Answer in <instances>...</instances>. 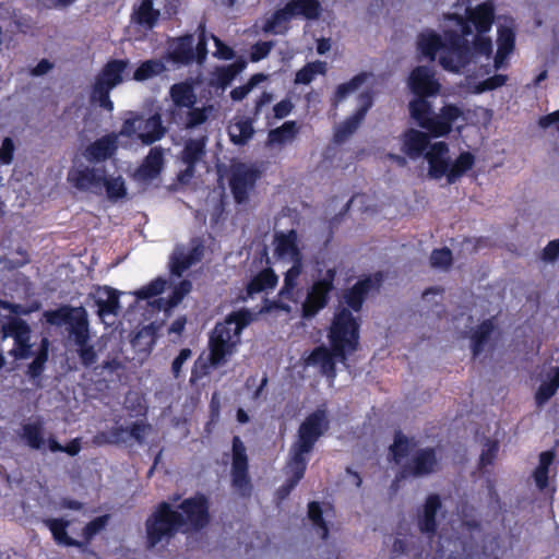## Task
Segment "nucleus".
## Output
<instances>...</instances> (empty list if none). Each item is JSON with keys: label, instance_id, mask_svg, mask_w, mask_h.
<instances>
[{"label": "nucleus", "instance_id": "nucleus-22", "mask_svg": "<svg viewBox=\"0 0 559 559\" xmlns=\"http://www.w3.org/2000/svg\"><path fill=\"white\" fill-rule=\"evenodd\" d=\"M202 253L201 246L177 247L171 258V273L180 277L186 270L201 260Z\"/></svg>", "mask_w": 559, "mask_h": 559}, {"label": "nucleus", "instance_id": "nucleus-39", "mask_svg": "<svg viewBox=\"0 0 559 559\" xmlns=\"http://www.w3.org/2000/svg\"><path fill=\"white\" fill-rule=\"evenodd\" d=\"M474 162V156L469 152L460 154L453 164H449V170L445 174L448 182L454 183L463 174L473 167Z\"/></svg>", "mask_w": 559, "mask_h": 559}, {"label": "nucleus", "instance_id": "nucleus-28", "mask_svg": "<svg viewBox=\"0 0 559 559\" xmlns=\"http://www.w3.org/2000/svg\"><path fill=\"white\" fill-rule=\"evenodd\" d=\"M441 508V501L438 495L428 496L423 513L418 515V526L421 533L428 536L435 535L437 531L436 514Z\"/></svg>", "mask_w": 559, "mask_h": 559}, {"label": "nucleus", "instance_id": "nucleus-50", "mask_svg": "<svg viewBox=\"0 0 559 559\" xmlns=\"http://www.w3.org/2000/svg\"><path fill=\"white\" fill-rule=\"evenodd\" d=\"M74 313V308L72 307H62L57 310L45 311L44 317L46 321L51 325H66L69 324L70 317Z\"/></svg>", "mask_w": 559, "mask_h": 559}, {"label": "nucleus", "instance_id": "nucleus-52", "mask_svg": "<svg viewBox=\"0 0 559 559\" xmlns=\"http://www.w3.org/2000/svg\"><path fill=\"white\" fill-rule=\"evenodd\" d=\"M166 287V281L162 278H156L155 281L151 282L146 286L140 288L135 295L139 299H150L152 297H155L164 292Z\"/></svg>", "mask_w": 559, "mask_h": 559}, {"label": "nucleus", "instance_id": "nucleus-18", "mask_svg": "<svg viewBox=\"0 0 559 559\" xmlns=\"http://www.w3.org/2000/svg\"><path fill=\"white\" fill-rule=\"evenodd\" d=\"M66 330L68 333L67 341L70 346L84 341H91L90 322L85 308H74V313L70 317Z\"/></svg>", "mask_w": 559, "mask_h": 559}, {"label": "nucleus", "instance_id": "nucleus-12", "mask_svg": "<svg viewBox=\"0 0 559 559\" xmlns=\"http://www.w3.org/2000/svg\"><path fill=\"white\" fill-rule=\"evenodd\" d=\"M105 170L102 167L80 165L71 169L68 180L79 190L102 194L104 190Z\"/></svg>", "mask_w": 559, "mask_h": 559}, {"label": "nucleus", "instance_id": "nucleus-36", "mask_svg": "<svg viewBox=\"0 0 559 559\" xmlns=\"http://www.w3.org/2000/svg\"><path fill=\"white\" fill-rule=\"evenodd\" d=\"M292 19V13H289L285 5L284 8L276 10L269 19H266L262 29L264 33L284 34L287 31L288 23Z\"/></svg>", "mask_w": 559, "mask_h": 559}, {"label": "nucleus", "instance_id": "nucleus-33", "mask_svg": "<svg viewBox=\"0 0 559 559\" xmlns=\"http://www.w3.org/2000/svg\"><path fill=\"white\" fill-rule=\"evenodd\" d=\"M191 283L189 281H181L178 285H176L173 289V295L169 299L157 298L151 302V305L158 310H163L166 313L169 312L174 307H176L183 297L190 293Z\"/></svg>", "mask_w": 559, "mask_h": 559}, {"label": "nucleus", "instance_id": "nucleus-27", "mask_svg": "<svg viewBox=\"0 0 559 559\" xmlns=\"http://www.w3.org/2000/svg\"><path fill=\"white\" fill-rule=\"evenodd\" d=\"M138 129L139 140L145 145H151L154 142L159 141L166 133L160 115L158 114H155L147 119L140 118Z\"/></svg>", "mask_w": 559, "mask_h": 559}, {"label": "nucleus", "instance_id": "nucleus-45", "mask_svg": "<svg viewBox=\"0 0 559 559\" xmlns=\"http://www.w3.org/2000/svg\"><path fill=\"white\" fill-rule=\"evenodd\" d=\"M369 74L360 73L354 76L350 81L340 84L336 88L333 104L336 106L340 102L347 98L350 94L357 92L359 87L367 81Z\"/></svg>", "mask_w": 559, "mask_h": 559}, {"label": "nucleus", "instance_id": "nucleus-1", "mask_svg": "<svg viewBox=\"0 0 559 559\" xmlns=\"http://www.w3.org/2000/svg\"><path fill=\"white\" fill-rule=\"evenodd\" d=\"M493 22V7L489 2L466 9L465 17L449 14L444 19L445 43L435 33L421 34L420 52L453 73L469 72L472 64H479L484 73L499 70L514 49L515 34L512 25L498 26V49L492 59V41L488 36Z\"/></svg>", "mask_w": 559, "mask_h": 559}, {"label": "nucleus", "instance_id": "nucleus-37", "mask_svg": "<svg viewBox=\"0 0 559 559\" xmlns=\"http://www.w3.org/2000/svg\"><path fill=\"white\" fill-rule=\"evenodd\" d=\"M559 389V367L551 368L547 374V380L544 381L536 392V402L538 405L545 404L552 397Z\"/></svg>", "mask_w": 559, "mask_h": 559}, {"label": "nucleus", "instance_id": "nucleus-62", "mask_svg": "<svg viewBox=\"0 0 559 559\" xmlns=\"http://www.w3.org/2000/svg\"><path fill=\"white\" fill-rule=\"evenodd\" d=\"M507 81V75L504 74H497L491 78H488L484 82H481L478 87L477 92H485V91H491L497 87L502 86Z\"/></svg>", "mask_w": 559, "mask_h": 559}, {"label": "nucleus", "instance_id": "nucleus-14", "mask_svg": "<svg viewBox=\"0 0 559 559\" xmlns=\"http://www.w3.org/2000/svg\"><path fill=\"white\" fill-rule=\"evenodd\" d=\"M233 485L245 496L249 491L248 456L243 442L239 437L233 439Z\"/></svg>", "mask_w": 559, "mask_h": 559}, {"label": "nucleus", "instance_id": "nucleus-54", "mask_svg": "<svg viewBox=\"0 0 559 559\" xmlns=\"http://www.w3.org/2000/svg\"><path fill=\"white\" fill-rule=\"evenodd\" d=\"M47 345H48V341L46 338H44L40 353L35 357V359L28 366V374L32 378L38 377L44 369V365L48 357Z\"/></svg>", "mask_w": 559, "mask_h": 559}, {"label": "nucleus", "instance_id": "nucleus-29", "mask_svg": "<svg viewBox=\"0 0 559 559\" xmlns=\"http://www.w3.org/2000/svg\"><path fill=\"white\" fill-rule=\"evenodd\" d=\"M379 278L367 277L357 282L344 296L346 305L354 311H359L367 293L379 286Z\"/></svg>", "mask_w": 559, "mask_h": 559}, {"label": "nucleus", "instance_id": "nucleus-20", "mask_svg": "<svg viewBox=\"0 0 559 559\" xmlns=\"http://www.w3.org/2000/svg\"><path fill=\"white\" fill-rule=\"evenodd\" d=\"M216 108L213 104H205L202 107H195L186 109L182 114L177 116L176 123L182 126L186 130H192L202 128L206 121L214 118Z\"/></svg>", "mask_w": 559, "mask_h": 559}, {"label": "nucleus", "instance_id": "nucleus-15", "mask_svg": "<svg viewBox=\"0 0 559 559\" xmlns=\"http://www.w3.org/2000/svg\"><path fill=\"white\" fill-rule=\"evenodd\" d=\"M96 312L106 325H111L120 311L118 293L109 287H99L92 295Z\"/></svg>", "mask_w": 559, "mask_h": 559}, {"label": "nucleus", "instance_id": "nucleus-34", "mask_svg": "<svg viewBox=\"0 0 559 559\" xmlns=\"http://www.w3.org/2000/svg\"><path fill=\"white\" fill-rule=\"evenodd\" d=\"M43 523L49 528L57 544L64 546H80L79 542L69 537L67 534L70 521L63 519H45L43 520Z\"/></svg>", "mask_w": 559, "mask_h": 559}, {"label": "nucleus", "instance_id": "nucleus-59", "mask_svg": "<svg viewBox=\"0 0 559 559\" xmlns=\"http://www.w3.org/2000/svg\"><path fill=\"white\" fill-rule=\"evenodd\" d=\"M15 144L11 138H4L0 146V164L10 165L14 159Z\"/></svg>", "mask_w": 559, "mask_h": 559}, {"label": "nucleus", "instance_id": "nucleus-7", "mask_svg": "<svg viewBox=\"0 0 559 559\" xmlns=\"http://www.w3.org/2000/svg\"><path fill=\"white\" fill-rule=\"evenodd\" d=\"M275 254L283 261H288L292 266L286 271L284 285L280 292L278 308L290 311L292 307L285 302V300L298 302L297 295L299 292L296 290L297 280L301 274L302 262L301 254L297 247V233L290 230L287 234H280L275 237Z\"/></svg>", "mask_w": 559, "mask_h": 559}, {"label": "nucleus", "instance_id": "nucleus-16", "mask_svg": "<svg viewBox=\"0 0 559 559\" xmlns=\"http://www.w3.org/2000/svg\"><path fill=\"white\" fill-rule=\"evenodd\" d=\"M371 106V94L369 92L361 93L358 97L356 112L336 127L334 132L335 142L342 143L347 140L358 129Z\"/></svg>", "mask_w": 559, "mask_h": 559}, {"label": "nucleus", "instance_id": "nucleus-40", "mask_svg": "<svg viewBox=\"0 0 559 559\" xmlns=\"http://www.w3.org/2000/svg\"><path fill=\"white\" fill-rule=\"evenodd\" d=\"M554 459L555 454L550 451L543 452L539 455V464L535 469L534 479L540 490H546L549 486L548 477Z\"/></svg>", "mask_w": 559, "mask_h": 559}, {"label": "nucleus", "instance_id": "nucleus-58", "mask_svg": "<svg viewBox=\"0 0 559 559\" xmlns=\"http://www.w3.org/2000/svg\"><path fill=\"white\" fill-rule=\"evenodd\" d=\"M108 515H102L91 521L83 530V536L85 539H92L96 534L104 530L108 523Z\"/></svg>", "mask_w": 559, "mask_h": 559}, {"label": "nucleus", "instance_id": "nucleus-5", "mask_svg": "<svg viewBox=\"0 0 559 559\" xmlns=\"http://www.w3.org/2000/svg\"><path fill=\"white\" fill-rule=\"evenodd\" d=\"M253 319L251 311L241 309L231 312L224 322L216 324L209 342L206 361L199 359L195 368H201V376L209 373V368H218L227 362L235 354L240 343V334Z\"/></svg>", "mask_w": 559, "mask_h": 559}, {"label": "nucleus", "instance_id": "nucleus-26", "mask_svg": "<svg viewBox=\"0 0 559 559\" xmlns=\"http://www.w3.org/2000/svg\"><path fill=\"white\" fill-rule=\"evenodd\" d=\"M165 152L162 146H154L150 150L142 165L138 168L135 176L141 180L156 178L163 169Z\"/></svg>", "mask_w": 559, "mask_h": 559}, {"label": "nucleus", "instance_id": "nucleus-17", "mask_svg": "<svg viewBox=\"0 0 559 559\" xmlns=\"http://www.w3.org/2000/svg\"><path fill=\"white\" fill-rule=\"evenodd\" d=\"M425 158L429 164L430 177L440 179L445 176L451 163L449 147L445 142L440 141L431 144L426 151Z\"/></svg>", "mask_w": 559, "mask_h": 559}, {"label": "nucleus", "instance_id": "nucleus-11", "mask_svg": "<svg viewBox=\"0 0 559 559\" xmlns=\"http://www.w3.org/2000/svg\"><path fill=\"white\" fill-rule=\"evenodd\" d=\"M335 275V270L329 269L322 278L312 284L306 299L301 304L304 318L309 319L314 317L328 305L329 294L333 289Z\"/></svg>", "mask_w": 559, "mask_h": 559}, {"label": "nucleus", "instance_id": "nucleus-44", "mask_svg": "<svg viewBox=\"0 0 559 559\" xmlns=\"http://www.w3.org/2000/svg\"><path fill=\"white\" fill-rule=\"evenodd\" d=\"M495 325L491 320H485L472 335L473 355L477 356L484 350L488 337L493 332Z\"/></svg>", "mask_w": 559, "mask_h": 559}, {"label": "nucleus", "instance_id": "nucleus-10", "mask_svg": "<svg viewBox=\"0 0 559 559\" xmlns=\"http://www.w3.org/2000/svg\"><path fill=\"white\" fill-rule=\"evenodd\" d=\"M199 40L194 48V38L192 35H186L179 38L173 47V59L176 62L188 64L193 61L203 63L207 56V33L205 25L200 24L199 26Z\"/></svg>", "mask_w": 559, "mask_h": 559}, {"label": "nucleus", "instance_id": "nucleus-3", "mask_svg": "<svg viewBox=\"0 0 559 559\" xmlns=\"http://www.w3.org/2000/svg\"><path fill=\"white\" fill-rule=\"evenodd\" d=\"M408 85L417 96L409 103L412 118L433 136L448 134L462 111L454 105L444 106L439 114L432 111L431 104L426 97L438 95L441 88L435 70L426 66L416 67L411 72Z\"/></svg>", "mask_w": 559, "mask_h": 559}, {"label": "nucleus", "instance_id": "nucleus-13", "mask_svg": "<svg viewBox=\"0 0 559 559\" xmlns=\"http://www.w3.org/2000/svg\"><path fill=\"white\" fill-rule=\"evenodd\" d=\"M258 177V170L251 165L238 164L234 166L230 188L237 203L248 200L249 192L253 189Z\"/></svg>", "mask_w": 559, "mask_h": 559}, {"label": "nucleus", "instance_id": "nucleus-2", "mask_svg": "<svg viewBox=\"0 0 559 559\" xmlns=\"http://www.w3.org/2000/svg\"><path fill=\"white\" fill-rule=\"evenodd\" d=\"M209 502L203 495L185 499L178 510L169 502H160L145 522L148 548L165 547L179 532L200 531L209 524Z\"/></svg>", "mask_w": 559, "mask_h": 559}, {"label": "nucleus", "instance_id": "nucleus-6", "mask_svg": "<svg viewBox=\"0 0 559 559\" xmlns=\"http://www.w3.org/2000/svg\"><path fill=\"white\" fill-rule=\"evenodd\" d=\"M329 427V420L324 409L319 408L310 414L300 425L298 439L290 450V461L287 465V473L290 475L287 485L282 490L287 495L304 477L308 460L306 455L311 452L317 440Z\"/></svg>", "mask_w": 559, "mask_h": 559}, {"label": "nucleus", "instance_id": "nucleus-9", "mask_svg": "<svg viewBox=\"0 0 559 559\" xmlns=\"http://www.w3.org/2000/svg\"><path fill=\"white\" fill-rule=\"evenodd\" d=\"M1 333L3 338H12L14 346L10 354L16 359H26L33 355V344L31 343V328L22 319L17 317L9 318L1 325Z\"/></svg>", "mask_w": 559, "mask_h": 559}, {"label": "nucleus", "instance_id": "nucleus-56", "mask_svg": "<svg viewBox=\"0 0 559 559\" xmlns=\"http://www.w3.org/2000/svg\"><path fill=\"white\" fill-rule=\"evenodd\" d=\"M47 445L51 452H66L72 456L76 455L81 450L79 439H74L68 445L63 447L53 437H49L47 439Z\"/></svg>", "mask_w": 559, "mask_h": 559}, {"label": "nucleus", "instance_id": "nucleus-43", "mask_svg": "<svg viewBox=\"0 0 559 559\" xmlns=\"http://www.w3.org/2000/svg\"><path fill=\"white\" fill-rule=\"evenodd\" d=\"M72 347L74 348L82 366L90 368L97 362L98 352L100 348H97L95 344L91 343V341L78 343Z\"/></svg>", "mask_w": 559, "mask_h": 559}, {"label": "nucleus", "instance_id": "nucleus-57", "mask_svg": "<svg viewBox=\"0 0 559 559\" xmlns=\"http://www.w3.org/2000/svg\"><path fill=\"white\" fill-rule=\"evenodd\" d=\"M452 262V253L450 249L443 248L439 250H433L430 255V263L433 267H448Z\"/></svg>", "mask_w": 559, "mask_h": 559}, {"label": "nucleus", "instance_id": "nucleus-48", "mask_svg": "<svg viewBox=\"0 0 559 559\" xmlns=\"http://www.w3.org/2000/svg\"><path fill=\"white\" fill-rule=\"evenodd\" d=\"M104 189L106 190L107 198L112 201L123 198L127 192L124 180L121 176L107 177L105 175Z\"/></svg>", "mask_w": 559, "mask_h": 559}, {"label": "nucleus", "instance_id": "nucleus-53", "mask_svg": "<svg viewBox=\"0 0 559 559\" xmlns=\"http://www.w3.org/2000/svg\"><path fill=\"white\" fill-rule=\"evenodd\" d=\"M264 79L265 76L263 74H254L247 84L234 88L230 92V97L236 102L242 100L252 91V88Z\"/></svg>", "mask_w": 559, "mask_h": 559}, {"label": "nucleus", "instance_id": "nucleus-46", "mask_svg": "<svg viewBox=\"0 0 559 559\" xmlns=\"http://www.w3.org/2000/svg\"><path fill=\"white\" fill-rule=\"evenodd\" d=\"M165 70L163 62L147 60L142 62L133 73V80L142 82L160 74Z\"/></svg>", "mask_w": 559, "mask_h": 559}, {"label": "nucleus", "instance_id": "nucleus-51", "mask_svg": "<svg viewBox=\"0 0 559 559\" xmlns=\"http://www.w3.org/2000/svg\"><path fill=\"white\" fill-rule=\"evenodd\" d=\"M308 515L312 523L319 528L320 537L325 539L328 537L329 530L322 518V511L318 502L309 503Z\"/></svg>", "mask_w": 559, "mask_h": 559}, {"label": "nucleus", "instance_id": "nucleus-30", "mask_svg": "<svg viewBox=\"0 0 559 559\" xmlns=\"http://www.w3.org/2000/svg\"><path fill=\"white\" fill-rule=\"evenodd\" d=\"M429 138L426 133L411 129L404 134V151L412 158L416 159L429 148Z\"/></svg>", "mask_w": 559, "mask_h": 559}, {"label": "nucleus", "instance_id": "nucleus-42", "mask_svg": "<svg viewBox=\"0 0 559 559\" xmlns=\"http://www.w3.org/2000/svg\"><path fill=\"white\" fill-rule=\"evenodd\" d=\"M326 73V62L324 61H313L307 63L299 71H297L295 76L296 84H310L317 75Z\"/></svg>", "mask_w": 559, "mask_h": 559}, {"label": "nucleus", "instance_id": "nucleus-63", "mask_svg": "<svg viewBox=\"0 0 559 559\" xmlns=\"http://www.w3.org/2000/svg\"><path fill=\"white\" fill-rule=\"evenodd\" d=\"M192 356V352L189 348H183L180 350L179 355L174 359L171 364V372L175 378H178L181 373V369L183 364L189 360Z\"/></svg>", "mask_w": 559, "mask_h": 559}, {"label": "nucleus", "instance_id": "nucleus-32", "mask_svg": "<svg viewBox=\"0 0 559 559\" xmlns=\"http://www.w3.org/2000/svg\"><path fill=\"white\" fill-rule=\"evenodd\" d=\"M277 281L276 274L271 269L261 271L248 284V297H253L255 294L263 292L267 293L276 286Z\"/></svg>", "mask_w": 559, "mask_h": 559}, {"label": "nucleus", "instance_id": "nucleus-47", "mask_svg": "<svg viewBox=\"0 0 559 559\" xmlns=\"http://www.w3.org/2000/svg\"><path fill=\"white\" fill-rule=\"evenodd\" d=\"M154 343V334L147 328H144L141 331H139L131 340L132 347L136 352L143 354H148L152 350Z\"/></svg>", "mask_w": 559, "mask_h": 559}, {"label": "nucleus", "instance_id": "nucleus-23", "mask_svg": "<svg viewBox=\"0 0 559 559\" xmlns=\"http://www.w3.org/2000/svg\"><path fill=\"white\" fill-rule=\"evenodd\" d=\"M170 97L174 103L171 111L173 119L177 120V116L186 109L191 108L197 103V95L193 86L188 82L174 84L170 87Z\"/></svg>", "mask_w": 559, "mask_h": 559}, {"label": "nucleus", "instance_id": "nucleus-55", "mask_svg": "<svg viewBox=\"0 0 559 559\" xmlns=\"http://www.w3.org/2000/svg\"><path fill=\"white\" fill-rule=\"evenodd\" d=\"M151 426L143 423H134L130 428H119L121 433H127L138 442H143L151 432Z\"/></svg>", "mask_w": 559, "mask_h": 559}, {"label": "nucleus", "instance_id": "nucleus-64", "mask_svg": "<svg viewBox=\"0 0 559 559\" xmlns=\"http://www.w3.org/2000/svg\"><path fill=\"white\" fill-rule=\"evenodd\" d=\"M139 122H140V118L139 117L127 119L123 122L118 136L122 135V136H128L129 138V136L134 135L135 133L139 135V129H138Z\"/></svg>", "mask_w": 559, "mask_h": 559}, {"label": "nucleus", "instance_id": "nucleus-21", "mask_svg": "<svg viewBox=\"0 0 559 559\" xmlns=\"http://www.w3.org/2000/svg\"><path fill=\"white\" fill-rule=\"evenodd\" d=\"M118 146V134L110 133L97 139L84 151V157L91 163H99L110 158Z\"/></svg>", "mask_w": 559, "mask_h": 559}, {"label": "nucleus", "instance_id": "nucleus-35", "mask_svg": "<svg viewBox=\"0 0 559 559\" xmlns=\"http://www.w3.org/2000/svg\"><path fill=\"white\" fill-rule=\"evenodd\" d=\"M253 127L249 119H235L228 127L230 141L237 145L246 144L253 135Z\"/></svg>", "mask_w": 559, "mask_h": 559}, {"label": "nucleus", "instance_id": "nucleus-8", "mask_svg": "<svg viewBox=\"0 0 559 559\" xmlns=\"http://www.w3.org/2000/svg\"><path fill=\"white\" fill-rule=\"evenodd\" d=\"M128 66V60H111L107 62L96 78L91 94V100L98 104L99 107L112 111L114 103L110 100L109 93L112 88L122 83L123 73Z\"/></svg>", "mask_w": 559, "mask_h": 559}, {"label": "nucleus", "instance_id": "nucleus-24", "mask_svg": "<svg viewBox=\"0 0 559 559\" xmlns=\"http://www.w3.org/2000/svg\"><path fill=\"white\" fill-rule=\"evenodd\" d=\"M19 436L23 443L32 450L43 451L47 444L45 427L39 418L22 425Z\"/></svg>", "mask_w": 559, "mask_h": 559}, {"label": "nucleus", "instance_id": "nucleus-25", "mask_svg": "<svg viewBox=\"0 0 559 559\" xmlns=\"http://www.w3.org/2000/svg\"><path fill=\"white\" fill-rule=\"evenodd\" d=\"M438 460L433 449H421L415 453L412 461L405 466V472L414 476H424L435 472Z\"/></svg>", "mask_w": 559, "mask_h": 559}, {"label": "nucleus", "instance_id": "nucleus-61", "mask_svg": "<svg viewBox=\"0 0 559 559\" xmlns=\"http://www.w3.org/2000/svg\"><path fill=\"white\" fill-rule=\"evenodd\" d=\"M274 46L273 41H261L257 43L250 53V58L252 61H260L265 58Z\"/></svg>", "mask_w": 559, "mask_h": 559}, {"label": "nucleus", "instance_id": "nucleus-60", "mask_svg": "<svg viewBox=\"0 0 559 559\" xmlns=\"http://www.w3.org/2000/svg\"><path fill=\"white\" fill-rule=\"evenodd\" d=\"M212 39L216 47L215 51H213V56L223 60H230L234 58V51L230 47L225 45L218 37L213 34L207 35V40Z\"/></svg>", "mask_w": 559, "mask_h": 559}, {"label": "nucleus", "instance_id": "nucleus-4", "mask_svg": "<svg viewBox=\"0 0 559 559\" xmlns=\"http://www.w3.org/2000/svg\"><path fill=\"white\" fill-rule=\"evenodd\" d=\"M332 350L326 347L316 348L308 358L309 365H318L323 374L329 378L335 377L334 358L345 360V354L356 349L358 343V323L352 312L342 308L334 317L330 334Z\"/></svg>", "mask_w": 559, "mask_h": 559}, {"label": "nucleus", "instance_id": "nucleus-19", "mask_svg": "<svg viewBox=\"0 0 559 559\" xmlns=\"http://www.w3.org/2000/svg\"><path fill=\"white\" fill-rule=\"evenodd\" d=\"M206 140L207 136L202 134L198 139H191L186 143L182 152V160L187 164V168L179 175L181 182L188 181L193 176L195 163L204 155Z\"/></svg>", "mask_w": 559, "mask_h": 559}, {"label": "nucleus", "instance_id": "nucleus-41", "mask_svg": "<svg viewBox=\"0 0 559 559\" xmlns=\"http://www.w3.org/2000/svg\"><path fill=\"white\" fill-rule=\"evenodd\" d=\"M296 134V122L287 121L282 127L270 131L267 142L270 145H284L293 142Z\"/></svg>", "mask_w": 559, "mask_h": 559}, {"label": "nucleus", "instance_id": "nucleus-49", "mask_svg": "<svg viewBox=\"0 0 559 559\" xmlns=\"http://www.w3.org/2000/svg\"><path fill=\"white\" fill-rule=\"evenodd\" d=\"M414 443L402 433L395 436L394 443L390 447L393 460L402 463L403 459L412 451Z\"/></svg>", "mask_w": 559, "mask_h": 559}, {"label": "nucleus", "instance_id": "nucleus-31", "mask_svg": "<svg viewBox=\"0 0 559 559\" xmlns=\"http://www.w3.org/2000/svg\"><path fill=\"white\" fill-rule=\"evenodd\" d=\"M159 10L153 8V0H141L134 8L132 21L143 27L153 28L159 19Z\"/></svg>", "mask_w": 559, "mask_h": 559}, {"label": "nucleus", "instance_id": "nucleus-38", "mask_svg": "<svg viewBox=\"0 0 559 559\" xmlns=\"http://www.w3.org/2000/svg\"><path fill=\"white\" fill-rule=\"evenodd\" d=\"M286 8L292 17L304 16L306 19H316L319 16V2L317 0H290Z\"/></svg>", "mask_w": 559, "mask_h": 559}]
</instances>
